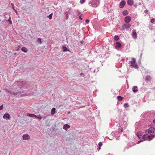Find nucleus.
<instances>
[{
    "label": "nucleus",
    "mask_w": 155,
    "mask_h": 155,
    "mask_svg": "<svg viewBox=\"0 0 155 155\" xmlns=\"http://www.w3.org/2000/svg\"><path fill=\"white\" fill-rule=\"evenodd\" d=\"M132 59V60L130 61V63L131 64L130 66L133 67L135 69H137L138 67L137 64L136 63V59L135 58H133Z\"/></svg>",
    "instance_id": "1"
},
{
    "label": "nucleus",
    "mask_w": 155,
    "mask_h": 155,
    "mask_svg": "<svg viewBox=\"0 0 155 155\" xmlns=\"http://www.w3.org/2000/svg\"><path fill=\"white\" fill-rule=\"evenodd\" d=\"M131 25L130 24L127 23L124 24L122 26L123 29L124 30L127 29L130 27Z\"/></svg>",
    "instance_id": "2"
},
{
    "label": "nucleus",
    "mask_w": 155,
    "mask_h": 155,
    "mask_svg": "<svg viewBox=\"0 0 155 155\" xmlns=\"http://www.w3.org/2000/svg\"><path fill=\"white\" fill-rule=\"evenodd\" d=\"M155 130V129L153 127H150L148 130V133L150 135L152 134V133H153Z\"/></svg>",
    "instance_id": "3"
},
{
    "label": "nucleus",
    "mask_w": 155,
    "mask_h": 155,
    "mask_svg": "<svg viewBox=\"0 0 155 155\" xmlns=\"http://www.w3.org/2000/svg\"><path fill=\"white\" fill-rule=\"evenodd\" d=\"M131 20V17L130 16H127L125 18L124 21L126 23H128Z\"/></svg>",
    "instance_id": "4"
},
{
    "label": "nucleus",
    "mask_w": 155,
    "mask_h": 155,
    "mask_svg": "<svg viewBox=\"0 0 155 155\" xmlns=\"http://www.w3.org/2000/svg\"><path fill=\"white\" fill-rule=\"evenodd\" d=\"M22 137L23 140H29L30 138V137L28 134H24Z\"/></svg>",
    "instance_id": "5"
},
{
    "label": "nucleus",
    "mask_w": 155,
    "mask_h": 155,
    "mask_svg": "<svg viewBox=\"0 0 155 155\" xmlns=\"http://www.w3.org/2000/svg\"><path fill=\"white\" fill-rule=\"evenodd\" d=\"M126 4V2L124 1H122L119 4L120 8H123L125 5Z\"/></svg>",
    "instance_id": "6"
},
{
    "label": "nucleus",
    "mask_w": 155,
    "mask_h": 155,
    "mask_svg": "<svg viewBox=\"0 0 155 155\" xmlns=\"http://www.w3.org/2000/svg\"><path fill=\"white\" fill-rule=\"evenodd\" d=\"M132 36L135 39H136L137 37V33L134 30L133 31L132 34Z\"/></svg>",
    "instance_id": "7"
},
{
    "label": "nucleus",
    "mask_w": 155,
    "mask_h": 155,
    "mask_svg": "<svg viewBox=\"0 0 155 155\" xmlns=\"http://www.w3.org/2000/svg\"><path fill=\"white\" fill-rule=\"evenodd\" d=\"M3 118L4 119H9L10 118V117L8 114H5L4 115Z\"/></svg>",
    "instance_id": "8"
},
{
    "label": "nucleus",
    "mask_w": 155,
    "mask_h": 155,
    "mask_svg": "<svg viewBox=\"0 0 155 155\" xmlns=\"http://www.w3.org/2000/svg\"><path fill=\"white\" fill-rule=\"evenodd\" d=\"M127 3L129 5L131 6L133 4L134 2L133 0H128L127 1Z\"/></svg>",
    "instance_id": "9"
},
{
    "label": "nucleus",
    "mask_w": 155,
    "mask_h": 155,
    "mask_svg": "<svg viewBox=\"0 0 155 155\" xmlns=\"http://www.w3.org/2000/svg\"><path fill=\"white\" fill-rule=\"evenodd\" d=\"M147 140H150L152 139H153L154 137V135H148L147 136Z\"/></svg>",
    "instance_id": "10"
},
{
    "label": "nucleus",
    "mask_w": 155,
    "mask_h": 155,
    "mask_svg": "<svg viewBox=\"0 0 155 155\" xmlns=\"http://www.w3.org/2000/svg\"><path fill=\"white\" fill-rule=\"evenodd\" d=\"M70 127V126L68 124H66L64 126L63 128L64 129L67 130V129L69 128Z\"/></svg>",
    "instance_id": "11"
},
{
    "label": "nucleus",
    "mask_w": 155,
    "mask_h": 155,
    "mask_svg": "<svg viewBox=\"0 0 155 155\" xmlns=\"http://www.w3.org/2000/svg\"><path fill=\"white\" fill-rule=\"evenodd\" d=\"M137 134L139 138H140L141 137L142 135V133L140 132H137Z\"/></svg>",
    "instance_id": "12"
},
{
    "label": "nucleus",
    "mask_w": 155,
    "mask_h": 155,
    "mask_svg": "<svg viewBox=\"0 0 155 155\" xmlns=\"http://www.w3.org/2000/svg\"><path fill=\"white\" fill-rule=\"evenodd\" d=\"M56 109L54 107H53L51 110V114L52 115L54 114L55 113Z\"/></svg>",
    "instance_id": "13"
},
{
    "label": "nucleus",
    "mask_w": 155,
    "mask_h": 155,
    "mask_svg": "<svg viewBox=\"0 0 155 155\" xmlns=\"http://www.w3.org/2000/svg\"><path fill=\"white\" fill-rule=\"evenodd\" d=\"M147 136L148 135H147V134H144L143 136V137H142L143 139L144 140H147Z\"/></svg>",
    "instance_id": "14"
},
{
    "label": "nucleus",
    "mask_w": 155,
    "mask_h": 155,
    "mask_svg": "<svg viewBox=\"0 0 155 155\" xmlns=\"http://www.w3.org/2000/svg\"><path fill=\"white\" fill-rule=\"evenodd\" d=\"M21 50L25 52H27L28 51V49L27 48L25 47H22L21 48Z\"/></svg>",
    "instance_id": "15"
},
{
    "label": "nucleus",
    "mask_w": 155,
    "mask_h": 155,
    "mask_svg": "<svg viewBox=\"0 0 155 155\" xmlns=\"http://www.w3.org/2000/svg\"><path fill=\"white\" fill-rule=\"evenodd\" d=\"M133 88L134 89L133 90V91L135 93L138 91V88L137 86H134Z\"/></svg>",
    "instance_id": "16"
},
{
    "label": "nucleus",
    "mask_w": 155,
    "mask_h": 155,
    "mask_svg": "<svg viewBox=\"0 0 155 155\" xmlns=\"http://www.w3.org/2000/svg\"><path fill=\"white\" fill-rule=\"evenodd\" d=\"M28 116L31 117H37V116L34 114H28Z\"/></svg>",
    "instance_id": "17"
},
{
    "label": "nucleus",
    "mask_w": 155,
    "mask_h": 155,
    "mask_svg": "<svg viewBox=\"0 0 155 155\" xmlns=\"http://www.w3.org/2000/svg\"><path fill=\"white\" fill-rule=\"evenodd\" d=\"M128 12L127 10H125L123 12V14L124 15H128Z\"/></svg>",
    "instance_id": "18"
},
{
    "label": "nucleus",
    "mask_w": 155,
    "mask_h": 155,
    "mask_svg": "<svg viewBox=\"0 0 155 155\" xmlns=\"http://www.w3.org/2000/svg\"><path fill=\"white\" fill-rule=\"evenodd\" d=\"M62 48L63 50V51H69V50L65 47L63 46L62 47Z\"/></svg>",
    "instance_id": "19"
},
{
    "label": "nucleus",
    "mask_w": 155,
    "mask_h": 155,
    "mask_svg": "<svg viewBox=\"0 0 155 155\" xmlns=\"http://www.w3.org/2000/svg\"><path fill=\"white\" fill-rule=\"evenodd\" d=\"M117 46L118 48L121 47V45L120 43L119 42H116Z\"/></svg>",
    "instance_id": "20"
},
{
    "label": "nucleus",
    "mask_w": 155,
    "mask_h": 155,
    "mask_svg": "<svg viewBox=\"0 0 155 155\" xmlns=\"http://www.w3.org/2000/svg\"><path fill=\"white\" fill-rule=\"evenodd\" d=\"M117 98L118 101H121L122 100L123 97L120 96H118L117 97Z\"/></svg>",
    "instance_id": "21"
},
{
    "label": "nucleus",
    "mask_w": 155,
    "mask_h": 155,
    "mask_svg": "<svg viewBox=\"0 0 155 155\" xmlns=\"http://www.w3.org/2000/svg\"><path fill=\"white\" fill-rule=\"evenodd\" d=\"M119 38V37L117 35H115L114 36V39L116 41H117Z\"/></svg>",
    "instance_id": "22"
},
{
    "label": "nucleus",
    "mask_w": 155,
    "mask_h": 155,
    "mask_svg": "<svg viewBox=\"0 0 155 155\" xmlns=\"http://www.w3.org/2000/svg\"><path fill=\"white\" fill-rule=\"evenodd\" d=\"M150 79V77L149 76H146L145 78V79L147 81H149Z\"/></svg>",
    "instance_id": "23"
},
{
    "label": "nucleus",
    "mask_w": 155,
    "mask_h": 155,
    "mask_svg": "<svg viewBox=\"0 0 155 155\" xmlns=\"http://www.w3.org/2000/svg\"><path fill=\"white\" fill-rule=\"evenodd\" d=\"M52 15L53 14L51 13L49 15V16H48V17L49 18V19H51L52 18Z\"/></svg>",
    "instance_id": "24"
},
{
    "label": "nucleus",
    "mask_w": 155,
    "mask_h": 155,
    "mask_svg": "<svg viewBox=\"0 0 155 155\" xmlns=\"http://www.w3.org/2000/svg\"><path fill=\"white\" fill-rule=\"evenodd\" d=\"M124 106L125 108H127L128 107L129 105L128 104L125 103L124 104Z\"/></svg>",
    "instance_id": "25"
},
{
    "label": "nucleus",
    "mask_w": 155,
    "mask_h": 155,
    "mask_svg": "<svg viewBox=\"0 0 155 155\" xmlns=\"http://www.w3.org/2000/svg\"><path fill=\"white\" fill-rule=\"evenodd\" d=\"M8 21H9L10 24H12V21H11V18L10 17H9L8 20Z\"/></svg>",
    "instance_id": "26"
},
{
    "label": "nucleus",
    "mask_w": 155,
    "mask_h": 155,
    "mask_svg": "<svg viewBox=\"0 0 155 155\" xmlns=\"http://www.w3.org/2000/svg\"><path fill=\"white\" fill-rule=\"evenodd\" d=\"M85 2V0H80V2L81 4L84 3Z\"/></svg>",
    "instance_id": "27"
},
{
    "label": "nucleus",
    "mask_w": 155,
    "mask_h": 155,
    "mask_svg": "<svg viewBox=\"0 0 155 155\" xmlns=\"http://www.w3.org/2000/svg\"><path fill=\"white\" fill-rule=\"evenodd\" d=\"M36 118H37L39 120H41L42 119V117L40 116H39V117L37 116V117H36Z\"/></svg>",
    "instance_id": "28"
},
{
    "label": "nucleus",
    "mask_w": 155,
    "mask_h": 155,
    "mask_svg": "<svg viewBox=\"0 0 155 155\" xmlns=\"http://www.w3.org/2000/svg\"><path fill=\"white\" fill-rule=\"evenodd\" d=\"M99 147H101L102 145V143L101 142H100L98 144Z\"/></svg>",
    "instance_id": "29"
},
{
    "label": "nucleus",
    "mask_w": 155,
    "mask_h": 155,
    "mask_svg": "<svg viewBox=\"0 0 155 155\" xmlns=\"http://www.w3.org/2000/svg\"><path fill=\"white\" fill-rule=\"evenodd\" d=\"M154 20L153 19H151L150 20V22L152 23H153L154 22Z\"/></svg>",
    "instance_id": "30"
},
{
    "label": "nucleus",
    "mask_w": 155,
    "mask_h": 155,
    "mask_svg": "<svg viewBox=\"0 0 155 155\" xmlns=\"http://www.w3.org/2000/svg\"><path fill=\"white\" fill-rule=\"evenodd\" d=\"M12 4V7L14 9V10H15V9H14V4H13V3H12V4Z\"/></svg>",
    "instance_id": "31"
},
{
    "label": "nucleus",
    "mask_w": 155,
    "mask_h": 155,
    "mask_svg": "<svg viewBox=\"0 0 155 155\" xmlns=\"http://www.w3.org/2000/svg\"><path fill=\"white\" fill-rule=\"evenodd\" d=\"M85 22L86 23H88L89 22V20L88 19H87L86 20Z\"/></svg>",
    "instance_id": "32"
},
{
    "label": "nucleus",
    "mask_w": 155,
    "mask_h": 155,
    "mask_svg": "<svg viewBox=\"0 0 155 155\" xmlns=\"http://www.w3.org/2000/svg\"><path fill=\"white\" fill-rule=\"evenodd\" d=\"M38 41H39L40 42V43H41V39L40 38H38Z\"/></svg>",
    "instance_id": "33"
},
{
    "label": "nucleus",
    "mask_w": 155,
    "mask_h": 155,
    "mask_svg": "<svg viewBox=\"0 0 155 155\" xmlns=\"http://www.w3.org/2000/svg\"><path fill=\"white\" fill-rule=\"evenodd\" d=\"M2 107H3V106L2 105V106H0V110H2Z\"/></svg>",
    "instance_id": "34"
},
{
    "label": "nucleus",
    "mask_w": 155,
    "mask_h": 155,
    "mask_svg": "<svg viewBox=\"0 0 155 155\" xmlns=\"http://www.w3.org/2000/svg\"><path fill=\"white\" fill-rule=\"evenodd\" d=\"M144 12L146 13H147L148 12V11L147 10H145Z\"/></svg>",
    "instance_id": "35"
},
{
    "label": "nucleus",
    "mask_w": 155,
    "mask_h": 155,
    "mask_svg": "<svg viewBox=\"0 0 155 155\" xmlns=\"http://www.w3.org/2000/svg\"><path fill=\"white\" fill-rule=\"evenodd\" d=\"M153 123H155V119H154L153 120Z\"/></svg>",
    "instance_id": "36"
},
{
    "label": "nucleus",
    "mask_w": 155,
    "mask_h": 155,
    "mask_svg": "<svg viewBox=\"0 0 155 155\" xmlns=\"http://www.w3.org/2000/svg\"><path fill=\"white\" fill-rule=\"evenodd\" d=\"M141 141H139L138 142V143H140V142H141Z\"/></svg>",
    "instance_id": "37"
},
{
    "label": "nucleus",
    "mask_w": 155,
    "mask_h": 155,
    "mask_svg": "<svg viewBox=\"0 0 155 155\" xmlns=\"http://www.w3.org/2000/svg\"><path fill=\"white\" fill-rule=\"evenodd\" d=\"M139 5H141V3H140H140H139Z\"/></svg>",
    "instance_id": "38"
},
{
    "label": "nucleus",
    "mask_w": 155,
    "mask_h": 155,
    "mask_svg": "<svg viewBox=\"0 0 155 155\" xmlns=\"http://www.w3.org/2000/svg\"><path fill=\"white\" fill-rule=\"evenodd\" d=\"M70 111H68V114H70Z\"/></svg>",
    "instance_id": "39"
},
{
    "label": "nucleus",
    "mask_w": 155,
    "mask_h": 155,
    "mask_svg": "<svg viewBox=\"0 0 155 155\" xmlns=\"http://www.w3.org/2000/svg\"><path fill=\"white\" fill-rule=\"evenodd\" d=\"M134 6H135V8H136V6H135V5H134Z\"/></svg>",
    "instance_id": "40"
},
{
    "label": "nucleus",
    "mask_w": 155,
    "mask_h": 155,
    "mask_svg": "<svg viewBox=\"0 0 155 155\" xmlns=\"http://www.w3.org/2000/svg\"><path fill=\"white\" fill-rule=\"evenodd\" d=\"M134 6H135V8H136V6H135V5H134Z\"/></svg>",
    "instance_id": "41"
},
{
    "label": "nucleus",
    "mask_w": 155,
    "mask_h": 155,
    "mask_svg": "<svg viewBox=\"0 0 155 155\" xmlns=\"http://www.w3.org/2000/svg\"><path fill=\"white\" fill-rule=\"evenodd\" d=\"M134 6H135V8H136V6H135V5H134Z\"/></svg>",
    "instance_id": "42"
},
{
    "label": "nucleus",
    "mask_w": 155,
    "mask_h": 155,
    "mask_svg": "<svg viewBox=\"0 0 155 155\" xmlns=\"http://www.w3.org/2000/svg\"><path fill=\"white\" fill-rule=\"evenodd\" d=\"M15 12L16 13L17 12V11H15Z\"/></svg>",
    "instance_id": "43"
}]
</instances>
